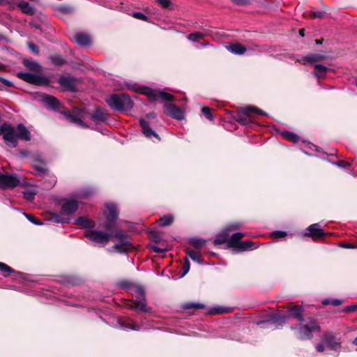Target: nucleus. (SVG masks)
Returning <instances> with one entry per match:
<instances>
[{"label": "nucleus", "instance_id": "nucleus-1", "mask_svg": "<svg viewBox=\"0 0 357 357\" xmlns=\"http://www.w3.org/2000/svg\"><path fill=\"white\" fill-rule=\"evenodd\" d=\"M84 236L95 243L102 245H106L110 241L111 237H116L119 240V243H115L113 248L118 252H126L133 248L128 237L119 229L111 232L90 229L85 232Z\"/></svg>", "mask_w": 357, "mask_h": 357}, {"label": "nucleus", "instance_id": "nucleus-2", "mask_svg": "<svg viewBox=\"0 0 357 357\" xmlns=\"http://www.w3.org/2000/svg\"><path fill=\"white\" fill-rule=\"evenodd\" d=\"M295 318L299 321V324L294 328L297 331V336L301 340H307L312 337V333L319 331L320 327L317 322L311 319H303L302 318V308L301 306H294L289 310Z\"/></svg>", "mask_w": 357, "mask_h": 357}, {"label": "nucleus", "instance_id": "nucleus-3", "mask_svg": "<svg viewBox=\"0 0 357 357\" xmlns=\"http://www.w3.org/2000/svg\"><path fill=\"white\" fill-rule=\"evenodd\" d=\"M0 135H3V138L6 143L12 147L17 146V139H22L24 140H30V133L27 128L22 124L17 125L15 128L7 123H0Z\"/></svg>", "mask_w": 357, "mask_h": 357}, {"label": "nucleus", "instance_id": "nucleus-4", "mask_svg": "<svg viewBox=\"0 0 357 357\" xmlns=\"http://www.w3.org/2000/svg\"><path fill=\"white\" fill-rule=\"evenodd\" d=\"M78 209V202L73 199H66L61 205L59 213H54L52 220L56 223H68L70 215Z\"/></svg>", "mask_w": 357, "mask_h": 357}, {"label": "nucleus", "instance_id": "nucleus-5", "mask_svg": "<svg viewBox=\"0 0 357 357\" xmlns=\"http://www.w3.org/2000/svg\"><path fill=\"white\" fill-rule=\"evenodd\" d=\"M106 102L110 108L119 112H126L133 107L130 98L124 93L113 94L106 99Z\"/></svg>", "mask_w": 357, "mask_h": 357}, {"label": "nucleus", "instance_id": "nucleus-6", "mask_svg": "<svg viewBox=\"0 0 357 357\" xmlns=\"http://www.w3.org/2000/svg\"><path fill=\"white\" fill-rule=\"evenodd\" d=\"M131 291L135 298L133 300L132 303L128 305V307L130 309H135L145 312H149L150 308L146 305L144 289L137 286L133 288Z\"/></svg>", "mask_w": 357, "mask_h": 357}, {"label": "nucleus", "instance_id": "nucleus-7", "mask_svg": "<svg viewBox=\"0 0 357 357\" xmlns=\"http://www.w3.org/2000/svg\"><path fill=\"white\" fill-rule=\"evenodd\" d=\"M245 236V233L237 232L231 236L228 240V247L234 248L237 251L252 250L255 248L253 243L250 241H241V239Z\"/></svg>", "mask_w": 357, "mask_h": 357}, {"label": "nucleus", "instance_id": "nucleus-8", "mask_svg": "<svg viewBox=\"0 0 357 357\" xmlns=\"http://www.w3.org/2000/svg\"><path fill=\"white\" fill-rule=\"evenodd\" d=\"M17 75L20 79L32 84L47 86L50 84L49 79L42 75L22 72L17 73Z\"/></svg>", "mask_w": 357, "mask_h": 357}, {"label": "nucleus", "instance_id": "nucleus-9", "mask_svg": "<svg viewBox=\"0 0 357 357\" xmlns=\"http://www.w3.org/2000/svg\"><path fill=\"white\" fill-rule=\"evenodd\" d=\"M20 183V181L16 175L0 173V188H13L17 186Z\"/></svg>", "mask_w": 357, "mask_h": 357}, {"label": "nucleus", "instance_id": "nucleus-10", "mask_svg": "<svg viewBox=\"0 0 357 357\" xmlns=\"http://www.w3.org/2000/svg\"><path fill=\"white\" fill-rule=\"evenodd\" d=\"M144 93L152 100L161 99L164 101H172L174 99L172 94L160 90L146 89Z\"/></svg>", "mask_w": 357, "mask_h": 357}, {"label": "nucleus", "instance_id": "nucleus-11", "mask_svg": "<svg viewBox=\"0 0 357 357\" xmlns=\"http://www.w3.org/2000/svg\"><path fill=\"white\" fill-rule=\"evenodd\" d=\"M104 215L107 219V223L103 225V227L106 229H109L111 227V223L116 220L119 215L116 205L114 204H107L104 211Z\"/></svg>", "mask_w": 357, "mask_h": 357}, {"label": "nucleus", "instance_id": "nucleus-12", "mask_svg": "<svg viewBox=\"0 0 357 357\" xmlns=\"http://www.w3.org/2000/svg\"><path fill=\"white\" fill-rule=\"evenodd\" d=\"M322 341L332 350H337L341 347L340 340L332 332L325 333L322 337Z\"/></svg>", "mask_w": 357, "mask_h": 357}, {"label": "nucleus", "instance_id": "nucleus-13", "mask_svg": "<svg viewBox=\"0 0 357 357\" xmlns=\"http://www.w3.org/2000/svg\"><path fill=\"white\" fill-rule=\"evenodd\" d=\"M164 113L172 118L182 120L184 118V112L174 104H165L163 107Z\"/></svg>", "mask_w": 357, "mask_h": 357}, {"label": "nucleus", "instance_id": "nucleus-14", "mask_svg": "<svg viewBox=\"0 0 357 357\" xmlns=\"http://www.w3.org/2000/svg\"><path fill=\"white\" fill-rule=\"evenodd\" d=\"M63 116L70 122L77 124L82 128H87L86 124L83 121L84 116L82 112H79L76 114H72L70 112L63 113Z\"/></svg>", "mask_w": 357, "mask_h": 357}, {"label": "nucleus", "instance_id": "nucleus-15", "mask_svg": "<svg viewBox=\"0 0 357 357\" xmlns=\"http://www.w3.org/2000/svg\"><path fill=\"white\" fill-rule=\"evenodd\" d=\"M307 231L308 232L305 233V235L311 236L313 238H319L325 235L324 231L320 228L318 223L310 225L307 228Z\"/></svg>", "mask_w": 357, "mask_h": 357}, {"label": "nucleus", "instance_id": "nucleus-16", "mask_svg": "<svg viewBox=\"0 0 357 357\" xmlns=\"http://www.w3.org/2000/svg\"><path fill=\"white\" fill-rule=\"evenodd\" d=\"M139 123L144 135L147 138L151 139L152 137H154L158 140L160 139L158 135L150 128L149 122H148L146 119H140Z\"/></svg>", "mask_w": 357, "mask_h": 357}, {"label": "nucleus", "instance_id": "nucleus-17", "mask_svg": "<svg viewBox=\"0 0 357 357\" xmlns=\"http://www.w3.org/2000/svg\"><path fill=\"white\" fill-rule=\"evenodd\" d=\"M324 56L319 54H312L307 56H305L301 57L300 59H298V61L301 63L303 65L307 63H314L317 61H321L324 59Z\"/></svg>", "mask_w": 357, "mask_h": 357}, {"label": "nucleus", "instance_id": "nucleus-18", "mask_svg": "<svg viewBox=\"0 0 357 357\" xmlns=\"http://www.w3.org/2000/svg\"><path fill=\"white\" fill-rule=\"evenodd\" d=\"M59 84L66 90L73 91L75 89V83L73 78L61 77L58 80Z\"/></svg>", "mask_w": 357, "mask_h": 357}, {"label": "nucleus", "instance_id": "nucleus-19", "mask_svg": "<svg viewBox=\"0 0 357 357\" xmlns=\"http://www.w3.org/2000/svg\"><path fill=\"white\" fill-rule=\"evenodd\" d=\"M73 40L79 45L85 46L90 43L91 38L85 33H77L75 35Z\"/></svg>", "mask_w": 357, "mask_h": 357}, {"label": "nucleus", "instance_id": "nucleus-20", "mask_svg": "<svg viewBox=\"0 0 357 357\" xmlns=\"http://www.w3.org/2000/svg\"><path fill=\"white\" fill-rule=\"evenodd\" d=\"M226 49L229 52L238 55H242L246 51V48L240 43H230L227 45Z\"/></svg>", "mask_w": 357, "mask_h": 357}, {"label": "nucleus", "instance_id": "nucleus-21", "mask_svg": "<svg viewBox=\"0 0 357 357\" xmlns=\"http://www.w3.org/2000/svg\"><path fill=\"white\" fill-rule=\"evenodd\" d=\"M91 120L96 123L105 122L107 119L106 114L100 109H96V112L91 115Z\"/></svg>", "mask_w": 357, "mask_h": 357}, {"label": "nucleus", "instance_id": "nucleus-22", "mask_svg": "<svg viewBox=\"0 0 357 357\" xmlns=\"http://www.w3.org/2000/svg\"><path fill=\"white\" fill-rule=\"evenodd\" d=\"M75 223L78 225H80L84 228H92L94 227V222L87 218L81 217L75 220Z\"/></svg>", "mask_w": 357, "mask_h": 357}, {"label": "nucleus", "instance_id": "nucleus-23", "mask_svg": "<svg viewBox=\"0 0 357 357\" xmlns=\"http://www.w3.org/2000/svg\"><path fill=\"white\" fill-rule=\"evenodd\" d=\"M229 231V230L226 229L225 231H222V233L218 234L215 239L214 240V244L220 245V244H222L226 242L228 243Z\"/></svg>", "mask_w": 357, "mask_h": 357}, {"label": "nucleus", "instance_id": "nucleus-24", "mask_svg": "<svg viewBox=\"0 0 357 357\" xmlns=\"http://www.w3.org/2000/svg\"><path fill=\"white\" fill-rule=\"evenodd\" d=\"M24 65L30 70L33 72H40L41 66L36 62L32 60H25L24 61Z\"/></svg>", "mask_w": 357, "mask_h": 357}, {"label": "nucleus", "instance_id": "nucleus-25", "mask_svg": "<svg viewBox=\"0 0 357 357\" xmlns=\"http://www.w3.org/2000/svg\"><path fill=\"white\" fill-rule=\"evenodd\" d=\"M43 100L48 107L52 109H56L59 104L58 100L51 96H45Z\"/></svg>", "mask_w": 357, "mask_h": 357}, {"label": "nucleus", "instance_id": "nucleus-26", "mask_svg": "<svg viewBox=\"0 0 357 357\" xmlns=\"http://www.w3.org/2000/svg\"><path fill=\"white\" fill-rule=\"evenodd\" d=\"M18 6L26 14L32 15L34 13V8L28 2L22 1L19 2Z\"/></svg>", "mask_w": 357, "mask_h": 357}, {"label": "nucleus", "instance_id": "nucleus-27", "mask_svg": "<svg viewBox=\"0 0 357 357\" xmlns=\"http://www.w3.org/2000/svg\"><path fill=\"white\" fill-rule=\"evenodd\" d=\"M314 69V75L318 78L324 77L328 70L327 67L321 64H315Z\"/></svg>", "mask_w": 357, "mask_h": 357}, {"label": "nucleus", "instance_id": "nucleus-28", "mask_svg": "<svg viewBox=\"0 0 357 357\" xmlns=\"http://www.w3.org/2000/svg\"><path fill=\"white\" fill-rule=\"evenodd\" d=\"M122 328L123 329H130L134 331H140L143 329V327L142 325L139 324L138 323L131 321V323L128 324H123L121 325Z\"/></svg>", "mask_w": 357, "mask_h": 357}, {"label": "nucleus", "instance_id": "nucleus-29", "mask_svg": "<svg viewBox=\"0 0 357 357\" xmlns=\"http://www.w3.org/2000/svg\"><path fill=\"white\" fill-rule=\"evenodd\" d=\"M187 255L194 261L199 264H202V261L201 260V255L199 252L193 250H188Z\"/></svg>", "mask_w": 357, "mask_h": 357}, {"label": "nucleus", "instance_id": "nucleus-30", "mask_svg": "<svg viewBox=\"0 0 357 357\" xmlns=\"http://www.w3.org/2000/svg\"><path fill=\"white\" fill-rule=\"evenodd\" d=\"M159 221L160 226H168L172 224L174 221V216L172 215L168 214L160 218Z\"/></svg>", "mask_w": 357, "mask_h": 357}, {"label": "nucleus", "instance_id": "nucleus-31", "mask_svg": "<svg viewBox=\"0 0 357 357\" xmlns=\"http://www.w3.org/2000/svg\"><path fill=\"white\" fill-rule=\"evenodd\" d=\"M206 34L202 32H194L188 35V40L196 42L202 40Z\"/></svg>", "mask_w": 357, "mask_h": 357}, {"label": "nucleus", "instance_id": "nucleus-32", "mask_svg": "<svg viewBox=\"0 0 357 357\" xmlns=\"http://www.w3.org/2000/svg\"><path fill=\"white\" fill-rule=\"evenodd\" d=\"M205 243L206 241L202 238H192L190 240V243L197 249L204 247Z\"/></svg>", "mask_w": 357, "mask_h": 357}, {"label": "nucleus", "instance_id": "nucleus-33", "mask_svg": "<svg viewBox=\"0 0 357 357\" xmlns=\"http://www.w3.org/2000/svg\"><path fill=\"white\" fill-rule=\"evenodd\" d=\"M282 135L283 136L284 138H285L289 141H291L293 142H297L299 139L298 135H296V134L291 132L289 131L283 132L282 133Z\"/></svg>", "mask_w": 357, "mask_h": 357}, {"label": "nucleus", "instance_id": "nucleus-34", "mask_svg": "<svg viewBox=\"0 0 357 357\" xmlns=\"http://www.w3.org/2000/svg\"><path fill=\"white\" fill-rule=\"evenodd\" d=\"M250 112H255L261 115H265L266 112L255 107H247L243 109V112L245 114H248Z\"/></svg>", "mask_w": 357, "mask_h": 357}, {"label": "nucleus", "instance_id": "nucleus-35", "mask_svg": "<svg viewBox=\"0 0 357 357\" xmlns=\"http://www.w3.org/2000/svg\"><path fill=\"white\" fill-rule=\"evenodd\" d=\"M0 271L6 273L5 276L13 272V270L10 266L2 262H0Z\"/></svg>", "mask_w": 357, "mask_h": 357}, {"label": "nucleus", "instance_id": "nucleus-36", "mask_svg": "<svg viewBox=\"0 0 357 357\" xmlns=\"http://www.w3.org/2000/svg\"><path fill=\"white\" fill-rule=\"evenodd\" d=\"M23 195L26 199L31 201L33 199L36 192L32 190H28L24 191Z\"/></svg>", "mask_w": 357, "mask_h": 357}, {"label": "nucleus", "instance_id": "nucleus-37", "mask_svg": "<svg viewBox=\"0 0 357 357\" xmlns=\"http://www.w3.org/2000/svg\"><path fill=\"white\" fill-rule=\"evenodd\" d=\"M190 261L188 259H185V264L183 265V268H182V273L181 275V277H183L185 276L189 271L190 270Z\"/></svg>", "mask_w": 357, "mask_h": 357}, {"label": "nucleus", "instance_id": "nucleus-38", "mask_svg": "<svg viewBox=\"0 0 357 357\" xmlns=\"http://www.w3.org/2000/svg\"><path fill=\"white\" fill-rule=\"evenodd\" d=\"M51 61L53 63L56 65H61L64 62L63 59L59 55H54L51 56Z\"/></svg>", "mask_w": 357, "mask_h": 357}, {"label": "nucleus", "instance_id": "nucleus-39", "mask_svg": "<svg viewBox=\"0 0 357 357\" xmlns=\"http://www.w3.org/2000/svg\"><path fill=\"white\" fill-rule=\"evenodd\" d=\"M202 112L206 116V117L210 120H213V115L211 112V109L208 107H204L202 108Z\"/></svg>", "mask_w": 357, "mask_h": 357}, {"label": "nucleus", "instance_id": "nucleus-40", "mask_svg": "<svg viewBox=\"0 0 357 357\" xmlns=\"http://www.w3.org/2000/svg\"><path fill=\"white\" fill-rule=\"evenodd\" d=\"M184 307L186 309H190V308L202 309L204 307V305L202 304H199V303H188L185 304Z\"/></svg>", "mask_w": 357, "mask_h": 357}, {"label": "nucleus", "instance_id": "nucleus-41", "mask_svg": "<svg viewBox=\"0 0 357 357\" xmlns=\"http://www.w3.org/2000/svg\"><path fill=\"white\" fill-rule=\"evenodd\" d=\"M132 16L136 19L141 20L143 21H147L148 17L140 12L132 13Z\"/></svg>", "mask_w": 357, "mask_h": 357}, {"label": "nucleus", "instance_id": "nucleus-42", "mask_svg": "<svg viewBox=\"0 0 357 357\" xmlns=\"http://www.w3.org/2000/svg\"><path fill=\"white\" fill-rule=\"evenodd\" d=\"M272 236L276 238H280L286 236L287 232L283 231H275L272 233Z\"/></svg>", "mask_w": 357, "mask_h": 357}, {"label": "nucleus", "instance_id": "nucleus-43", "mask_svg": "<svg viewBox=\"0 0 357 357\" xmlns=\"http://www.w3.org/2000/svg\"><path fill=\"white\" fill-rule=\"evenodd\" d=\"M29 48L30 50L35 54H38L39 52L38 47L37 45H34L32 43H28Z\"/></svg>", "mask_w": 357, "mask_h": 357}, {"label": "nucleus", "instance_id": "nucleus-44", "mask_svg": "<svg viewBox=\"0 0 357 357\" xmlns=\"http://www.w3.org/2000/svg\"><path fill=\"white\" fill-rule=\"evenodd\" d=\"M151 249L155 252H165L167 251V248H161L158 245H152Z\"/></svg>", "mask_w": 357, "mask_h": 357}, {"label": "nucleus", "instance_id": "nucleus-45", "mask_svg": "<svg viewBox=\"0 0 357 357\" xmlns=\"http://www.w3.org/2000/svg\"><path fill=\"white\" fill-rule=\"evenodd\" d=\"M25 216L30 222H31L32 223H33L35 225H40L41 224L35 217H33L29 214H25Z\"/></svg>", "mask_w": 357, "mask_h": 357}, {"label": "nucleus", "instance_id": "nucleus-46", "mask_svg": "<svg viewBox=\"0 0 357 357\" xmlns=\"http://www.w3.org/2000/svg\"><path fill=\"white\" fill-rule=\"evenodd\" d=\"M286 319H287V317L284 315H275L273 317V321L274 322H278V321H282L284 323Z\"/></svg>", "mask_w": 357, "mask_h": 357}, {"label": "nucleus", "instance_id": "nucleus-47", "mask_svg": "<svg viewBox=\"0 0 357 357\" xmlns=\"http://www.w3.org/2000/svg\"><path fill=\"white\" fill-rule=\"evenodd\" d=\"M324 13L323 12H321V11H318V12H313L311 15L312 17L314 18H321L323 17Z\"/></svg>", "mask_w": 357, "mask_h": 357}, {"label": "nucleus", "instance_id": "nucleus-48", "mask_svg": "<svg viewBox=\"0 0 357 357\" xmlns=\"http://www.w3.org/2000/svg\"><path fill=\"white\" fill-rule=\"evenodd\" d=\"M158 3H160L162 7L167 8L169 5V0H156Z\"/></svg>", "mask_w": 357, "mask_h": 357}, {"label": "nucleus", "instance_id": "nucleus-49", "mask_svg": "<svg viewBox=\"0 0 357 357\" xmlns=\"http://www.w3.org/2000/svg\"><path fill=\"white\" fill-rule=\"evenodd\" d=\"M346 312H354L357 310V305L347 306L345 310Z\"/></svg>", "mask_w": 357, "mask_h": 357}, {"label": "nucleus", "instance_id": "nucleus-50", "mask_svg": "<svg viewBox=\"0 0 357 357\" xmlns=\"http://www.w3.org/2000/svg\"><path fill=\"white\" fill-rule=\"evenodd\" d=\"M336 165L341 167H346L349 165V163L345 161L340 160L336 162Z\"/></svg>", "mask_w": 357, "mask_h": 357}, {"label": "nucleus", "instance_id": "nucleus-51", "mask_svg": "<svg viewBox=\"0 0 357 357\" xmlns=\"http://www.w3.org/2000/svg\"><path fill=\"white\" fill-rule=\"evenodd\" d=\"M60 10L64 13H70L73 10V8L69 6H61Z\"/></svg>", "mask_w": 357, "mask_h": 357}, {"label": "nucleus", "instance_id": "nucleus-52", "mask_svg": "<svg viewBox=\"0 0 357 357\" xmlns=\"http://www.w3.org/2000/svg\"><path fill=\"white\" fill-rule=\"evenodd\" d=\"M236 121L242 125H246L248 123V119L244 117H239Z\"/></svg>", "mask_w": 357, "mask_h": 357}, {"label": "nucleus", "instance_id": "nucleus-53", "mask_svg": "<svg viewBox=\"0 0 357 357\" xmlns=\"http://www.w3.org/2000/svg\"><path fill=\"white\" fill-rule=\"evenodd\" d=\"M331 303L334 306H338L342 304V301L339 299H333L331 301Z\"/></svg>", "mask_w": 357, "mask_h": 357}, {"label": "nucleus", "instance_id": "nucleus-54", "mask_svg": "<svg viewBox=\"0 0 357 357\" xmlns=\"http://www.w3.org/2000/svg\"><path fill=\"white\" fill-rule=\"evenodd\" d=\"M0 82H1V83L5 84L6 86H12V83L10 81H8V80H7L6 79L0 77Z\"/></svg>", "mask_w": 357, "mask_h": 357}, {"label": "nucleus", "instance_id": "nucleus-55", "mask_svg": "<svg viewBox=\"0 0 357 357\" xmlns=\"http://www.w3.org/2000/svg\"><path fill=\"white\" fill-rule=\"evenodd\" d=\"M213 311L215 314H221L222 312H227V310H226L225 309H220V308H214L213 310Z\"/></svg>", "mask_w": 357, "mask_h": 357}, {"label": "nucleus", "instance_id": "nucleus-56", "mask_svg": "<svg viewBox=\"0 0 357 357\" xmlns=\"http://www.w3.org/2000/svg\"><path fill=\"white\" fill-rule=\"evenodd\" d=\"M316 349H317V351L321 352V351H324V346L323 344H317Z\"/></svg>", "mask_w": 357, "mask_h": 357}, {"label": "nucleus", "instance_id": "nucleus-57", "mask_svg": "<svg viewBox=\"0 0 357 357\" xmlns=\"http://www.w3.org/2000/svg\"><path fill=\"white\" fill-rule=\"evenodd\" d=\"M237 4H245L248 2V0H231Z\"/></svg>", "mask_w": 357, "mask_h": 357}, {"label": "nucleus", "instance_id": "nucleus-58", "mask_svg": "<svg viewBox=\"0 0 357 357\" xmlns=\"http://www.w3.org/2000/svg\"><path fill=\"white\" fill-rule=\"evenodd\" d=\"M155 117V115L153 113L149 114L146 115V120L149 122V120H150L151 118L154 119Z\"/></svg>", "mask_w": 357, "mask_h": 357}, {"label": "nucleus", "instance_id": "nucleus-59", "mask_svg": "<svg viewBox=\"0 0 357 357\" xmlns=\"http://www.w3.org/2000/svg\"><path fill=\"white\" fill-rule=\"evenodd\" d=\"M39 172H45V168L44 167H38L36 168Z\"/></svg>", "mask_w": 357, "mask_h": 357}, {"label": "nucleus", "instance_id": "nucleus-60", "mask_svg": "<svg viewBox=\"0 0 357 357\" xmlns=\"http://www.w3.org/2000/svg\"><path fill=\"white\" fill-rule=\"evenodd\" d=\"M322 303H323L324 305H328V304H329V303H331L329 302V300H328V299H325V300H324V301H322Z\"/></svg>", "mask_w": 357, "mask_h": 357}, {"label": "nucleus", "instance_id": "nucleus-61", "mask_svg": "<svg viewBox=\"0 0 357 357\" xmlns=\"http://www.w3.org/2000/svg\"><path fill=\"white\" fill-rule=\"evenodd\" d=\"M344 248H354L355 247L353 246V245H348V244H345L343 245Z\"/></svg>", "mask_w": 357, "mask_h": 357}, {"label": "nucleus", "instance_id": "nucleus-62", "mask_svg": "<svg viewBox=\"0 0 357 357\" xmlns=\"http://www.w3.org/2000/svg\"><path fill=\"white\" fill-rule=\"evenodd\" d=\"M201 45L203 47H206V46H209L211 45L208 42H207V43H202Z\"/></svg>", "mask_w": 357, "mask_h": 357}, {"label": "nucleus", "instance_id": "nucleus-63", "mask_svg": "<svg viewBox=\"0 0 357 357\" xmlns=\"http://www.w3.org/2000/svg\"><path fill=\"white\" fill-rule=\"evenodd\" d=\"M299 33L301 36H304V29H300Z\"/></svg>", "mask_w": 357, "mask_h": 357}, {"label": "nucleus", "instance_id": "nucleus-64", "mask_svg": "<svg viewBox=\"0 0 357 357\" xmlns=\"http://www.w3.org/2000/svg\"><path fill=\"white\" fill-rule=\"evenodd\" d=\"M353 344L357 345V337L354 340Z\"/></svg>", "mask_w": 357, "mask_h": 357}]
</instances>
